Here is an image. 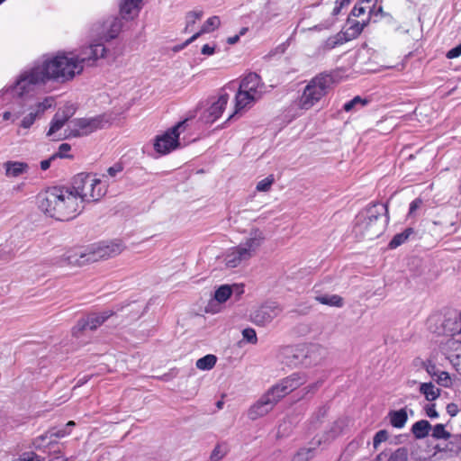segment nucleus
I'll return each instance as SVG.
<instances>
[{
    "mask_svg": "<svg viewBox=\"0 0 461 461\" xmlns=\"http://www.w3.org/2000/svg\"><path fill=\"white\" fill-rule=\"evenodd\" d=\"M101 27V39L105 41H110L113 39H116L121 32L122 28V22L119 17H109L103 22Z\"/></svg>",
    "mask_w": 461,
    "mask_h": 461,
    "instance_id": "17",
    "label": "nucleus"
},
{
    "mask_svg": "<svg viewBox=\"0 0 461 461\" xmlns=\"http://www.w3.org/2000/svg\"><path fill=\"white\" fill-rule=\"evenodd\" d=\"M389 220L387 203H371L356 216L353 232L358 240H375L385 231Z\"/></svg>",
    "mask_w": 461,
    "mask_h": 461,
    "instance_id": "2",
    "label": "nucleus"
},
{
    "mask_svg": "<svg viewBox=\"0 0 461 461\" xmlns=\"http://www.w3.org/2000/svg\"><path fill=\"white\" fill-rule=\"evenodd\" d=\"M69 433L70 430L67 429V428H61L59 429H52L49 430L48 433L37 437L33 441V446L35 447L36 449H40L43 447V442L48 437H55L59 438L68 435Z\"/></svg>",
    "mask_w": 461,
    "mask_h": 461,
    "instance_id": "26",
    "label": "nucleus"
},
{
    "mask_svg": "<svg viewBox=\"0 0 461 461\" xmlns=\"http://www.w3.org/2000/svg\"><path fill=\"white\" fill-rule=\"evenodd\" d=\"M390 425L395 429H402L408 420V413L406 408L400 410H391L387 414Z\"/></svg>",
    "mask_w": 461,
    "mask_h": 461,
    "instance_id": "23",
    "label": "nucleus"
},
{
    "mask_svg": "<svg viewBox=\"0 0 461 461\" xmlns=\"http://www.w3.org/2000/svg\"><path fill=\"white\" fill-rule=\"evenodd\" d=\"M447 412L451 416L454 417L458 412V407L456 403L451 402L447 405Z\"/></svg>",
    "mask_w": 461,
    "mask_h": 461,
    "instance_id": "63",
    "label": "nucleus"
},
{
    "mask_svg": "<svg viewBox=\"0 0 461 461\" xmlns=\"http://www.w3.org/2000/svg\"><path fill=\"white\" fill-rule=\"evenodd\" d=\"M221 25V20L219 16H212L208 18L204 23L203 24L201 30L197 32L196 33H200V36L203 33H207L210 32L214 31L215 29L219 28Z\"/></svg>",
    "mask_w": 461,
    "mask_h": 461,
    "instance_id": "38",
    "label": "nucleus"
},
{
    "mask_svg": "<svg viewBox=\"0 0 461 461\" xmlns=\"http://www.w3.org/2000/svg\"><path fill=\"white\" fill-rule=\"evenodd\" d=\"M67 121L62 116H60L58 113H56L51 119L50 129L47 132V136H51L58 131H59L65 124Z\"/></svg>",
    "mask_w": 461,
    "mask_h": 461,
    "instance_id": "39",
    "label": "nucleus"
},
{
    "mask_svg": "<svg viewBox=\"0 0 461 461\" xmlns=\"http://www.w3.org/2000/svg\"><path fill=\"white\" fill-rule=\"evenodd\" d=\"M315 300L321 304L341 308L344 305V299L339 294H321Z\"/></svg>",
    "mask_w": 461,
    "mask_h": 461,
    "instance_id": "29",
    "label": "nucleus"
},
{
    "mask_svg": "<svg viewBox=\"0 0 461 461\" xmlns=\"http://www.w3.org/2000/svg\"><path fill=\"white\" fill-rule=\"evenodd\" d=\"M282 362L290 367H308L312 365L308 349L302 346L285 348L282 351Z\"/></svg>",
    "mask_w": 461,
    "mask_h": 461,
    "instance_id": "12",
    "label": "nucleus"
},
{
    "mask_svg": "<svg viewBox=\"0 0 461 461\" xmlns=\"http://www.w3.org/2000/svg\"><path fill=\"white\" fill-rule=\"evenodd\" d=\"M427 327L437 336L454 337L461 333V312L447 310L444 313H432L427 319Z\"/></svg>",
    "mask_w": 461,
    "mask_h": 461,
    "instance_id": "5",
    "label": "nucleus"
},
{
    "mask_svg": "<svg viewBox=\"0 0 461 461\" xmlns=\"http://www.w3.org/2000/svg\"><path fill=\"white\" fill-rule=\"evenodd\" d=\"M337 74L323 72L315 76L305 86L298 100L301 109L308 110L325 96L332 86L337 82Z\"/></svg>",
    "mask_w": 461,
    "mask_h": 461,
    "instance_id": "3",
    "label": "nucleus"
},
{
    "mask_svg": "<svg viewBox=\"0 0 461 461\" xmlns=\"http://www.w3.org/2000/svg\"><path fill=\"white\" fill-rule=\"evenodd\" d=\"M422 204V200L420 198H416L414 199L411 203H410V208H409V214H412L414 213V212L420 207V205Z\"/></svg>",
    "mask_w": 461,
    "mask_h": 461,
    "instance_id": "61",
    "label": "nucleus"
},
{
    "mask_svg": "<svg viewBox=\"0 0 461 461\" xmlns=\"http://www.w3.org/2000/svg\"><path fill=\"white\" fill-rule=\"evenodd\" d=\"M203 16L202 11H190L186 14V26L185 31L189 28V26L195 23L196 20L201 19Z\"/></svg>",
    "mask_w": 461,
    "mask_h": 461,
    "instance_id": "48",
    "label": "nucleus"
},
{
    "mask_svg": "<svg viewBox=\"0 0 461 461\" xmlns=\"http://www.w3.org/2000/svg\"><path fill=\"white\" fill-rule=\"evenodd\" d=\"M76 110L77 108L74 104H67L62 108H59L57 113L68 122V120L75 114Z\"/></svg>",
    "mask_w": 461,
    "mask_h": 461,
    "instance_id": "44",
    "label": "nucleus"
},
{
    "mask_svg": "<svg viewBox=\"0 0 461 461\" xmlns=\"http://www.w3.org/2000/svg\"><path fill=\"white\" fill-rule=\"evenodd\" d=\"M275 407V399L271 401L269 396L263 394L249 410L248 416L255 420L259 417L267 414Z\"/></svg>",
    "mask_w": 461,
    "mask_h": 461,
    "instance_id": "16",
    "label": "nucleus"
},
{
    "mask_svg": "<svg viewBox=\"0 0 461 461\" xmlns=\"http://www.w3.org/2000/svg\"><path fill=\"white\" fill-rule=\"evenodd\" d=\"M283 381L285 384L291 388V392L298 388L300 385L305 383L306 378L304 374L303 373H293L292 375H288L287 377L284 378Z\"/></svg>",
    "mask_w": 461,
    "mask_h": 461,
    "instance_id": "33",
    "label": "nucleus"
},
{
    "mask_svg": "<svg viewBox=\"0 0 461 461\" xmlns=\"http://www.w3.org/2000/svg\"><path fill=\"white\" fill-rule=\"evenodd\" d=\"M123 168L124 167L122 162H116L112 167L107 168V174L111 177H114L118 173H121L123 170Z\"/></svg>",
    "mask_w": 461,
    "mask_h": 461,
    "instance_id": "53",
    "label": "nucleus"
},
{
    "mask_svg": "<svg viewBox=\"0 0 461 461\" xmlns=\"http://www.w3.org/2000/svg\"><path fill=\"white\" fill-rule=\"evenodd\" d=\"M71 146L68 143H62L59 147V151L52 155V158H73V155L66 154L65 152L69 151Z\"/></svg>",
    "mask_w": 461,
    "mask_h": 461,
    "instance_id": "45",
    "label": "nucleus"
},
{
    "mask_svg": "<svg viewBox=\"0 0 461 461\" xmlns=\"http://www.w3.org/2000/svg\"><path fill=\"white\" fill-rule=\"evenodd\" d=\"M461 55V43L456 45V47L450 49L447 54L446 57L449 59L458 58Z\"/></svg>",
    "mask_w": 461,
    "mask_h": 461,
    "instance_id": "56",
    "label": "nucleus"
},
{
    "mask_svg": "<svg viewBox=\"0 0 461 461\" xmlns=\"http://www.w3.org/2000/svg\"><path fill=\"white\" fill-rule=\"evenodd\" d=\"M201 52L203 55H212L215 52V45L210 46L209 44H204L202 47Z\"/></svg>",
    "mask_w": 461,
    "mask_h": 461,
    "instance_id": "64",
    "label": "nucleus"
},
{
    "mask_svg": "<svg viewBox=\"0 0 461 461\" xmlns=\"http://www.w3.org/2000/svg\"><path fill=\"white\" fill-rule=\"evenodd\" d=\"M90 248L92 261L96 262L120 254L122 250L121 243L111 242L110 244L92 245Z\"/></svg>",
    "mask_w": 461,
    "mask_h": 461,
    "instance_id": "15",
    "label": "nucleus"
},
{
    "mask_svg": "<svg viewBox=\"0 0 461 461\" xmlns=\"http://www.w3.org/2000/svg\"><path fill=\"white\" fill-rule=\"evenodd\" d=\"M329 410L330 406L328 404L320 406L310 419L311 425L315 426L318 423H321L322 420L327 416Z\"/></svg>",
    "mask_w": 461,
    "mask_h": 461,
    "instance_id": "40",
    "label": "nucleus"
},
{
    "mask_svg": "<svg viewBox=\"0 0 461 461\" xmlns=\"http://www.w3.org/2000/svg\"><path fill=\"white\" fill-rule=\"evenodd\" d=\"M141 0H121L120 1V13L123 19H132V13L140 10V3Z\"/></svg>",
    "mask_w": 461,
    "mask_h": 461,
    "instance_id": "25",
    "label": "nucleus"
},
{
    "mask_svg": "<svg viewBox=\"0 0 461 461\" xmlns=\"http://www.w3.org/2000/svg\"><path fill=\"white\" fill-rule=\"evenodd\" d=\"M240 86V89H245L249 92H251L253 94H256L257 95L261 96V91H259L258 88L263 86V83L260 76L258 75L257 73L249 72L241 80Z\"/></svg>",
    "mask_w": 461,
    "mask_h": 461,
    "instance_id": "21",
    "label": "nucleus"
},
{
    "mask_svg": "<svg viewBox=\"0 0 461 461\" xmlns=\"http://www.w3.org/2000/svg\"><path fill=\"white\" fill-rule=\"evenodd\" d=\"M116 313L113 310H105L100 312H90L79 318L71 330L73 337L79 338L86 330H95L103 325L110 317Z\"/></svg>",
    "mask_w": 461,
    "mask_h": 461,
    "instance_id": "9",
    "label": "nucleus"
},
{
    "mask_svg": "<svg viewBox=\"0 0 461 461\" xmlns=\"http://www.w3.org/2000/svg\"><path fill=\"white\" fill-rule=\"evenodd\" d=\"M229 100L228 94H221L218 100L204 112L203 120L205 123H213L223 113Z\"/></svg>",
    "mask_w": 461,
    "mask_h": 461,
    "instance_id": "18",
    "label": "nucleus"
},
{
    "mask_svg": "<svg viewBox=\"0 0 461 461\" xmlns=\"http://www.w3.org/2000/svg\"><path fill=\"white\" fill-rule=\"evenodd\" d=\"M107 123H109V121L104 114L91 118H76L70 122V125L65 130L64 137L58 140L86 136L99 129L104 128Z\"/></svg>",
    "mask_w": 461,
    "mask_h": 461,
    "instance_id": "7",
    "label": "nucleus"
},
{
    "mask_svg": "<svg viewBox=\"0 0 461 461\" xmlns=\"http://www.w3.org/2000/svg\"><path fill=\"white\" fill-rule=\"evenodd\" d=\"M259 98H260V96L257 95L256 94L249 92L245 89H240V86L239 90L235 96V111L224 122V124H226L229 121H230L235 116V114L238 113L240 111L244 109L249 104L256 102Z\"/></svg>",
    "mask_w": 461,
    "mask_h": 461,
    "instance_id": "20",
    "label": "nucleus"
},
{
    "mask_svg": "<svg viewBox=\"0 0 461 461\" xmlns=\"http://www.w3.org/2000/svg\"><path fill=\"white\" fill-rule=\"evenodd\" d=\"M5 174L8 176H18L28 169L24 162L7 161L5 163Z\"/></svg>",
    "mask_w": 461,
    "mask_h": 461,
    "instance_id": "28",
    "label": "nucleus"
},
{
    "mask_svg": "<svg viewBox=\"0 0 461 461\" xmlns=\"http://www.w3.org/2000/svg\"><path fill=\"white\" fill-rule=\"evenodd\" d=\"M232 294V289L231 286L229 285H221L216 291L214 292V299L220 303H225Z\"/></svg>",
    "mask_w": 461,
    "mask_h": 461,
    "instance_id": "37",
    "label": "nucleus"
},
{
    "mask_svg": "<svg viewBox=\"0 0 461 461\" xmlns=\"http://www.w3.org/2000/svg\"><path fill=\"white\" fill-rule=\"evenodd\" d=\"M276 303H265L251 313V321L258 326L264 327L270 323L280 312Z\"/></svg>",
    "mask_w": 461,
    "mask_h": 461,
    "instance_id": "13",
    "label": "nucleus"
},
{
    "mask_svg": "<svg viewBox=\"0 0 461 461\" xmlns=\"http://www.w3.org/2000/svg\"><path fill=\"white\" fill-rule=\"evenodd\" d=\"M265 237L259 229H253L250 237L245 242L232 248V249L225 255L224 262L227 267L234 268L238 267L243 260L251 258L252 252L261 246Z\"/></svg>",
    "mask_w": 461,
    "mask_h": 461,
    "instance_id": "6",
    "label": "nucleus"
},
{
    "mask_svg": "<svg viewBox=\"0 0 461 461\" xmlns=\"http://www.w3.org/2000/svg\"><path fill=\"white\" fill-rule=\"evenodd\" d=\"M422 367L425 368L427 373L431 377H435V374H436L437 370H438L437 366L430 359H427L425 361H422Z\"/></svg>",
    "mask_w": 461,
    "mask_h": 461,
    "instance_id": "51",
    "label": "nucleus"
},
{
    "mask_svg": "<svg viewBox=\"0 0 461 461\" xmlns=\"http://www.w3.org/2000/svg\"><path fill=\"white\" fill-rule=\"evenodd\" d=\"M438 384L443 387H449L452 384L449 374L446 371H442L438 374V378L435 379Z\"/></svg>",
    "mask_w": 461,
    "mask_h": 461,
    "instance_id": "49",
    "label": "nucleus"
},
{
    "mask_svg": "<svg viewBox=\"0 0 461 461\" xmlns=\"http://www.w3.org/2000/svg\"><path fill=\"white\" fill-rule=\"evenodd\" d=\"M345 42H348V40L344 36V33H342V32L340 31L337 34L329 37L325 41L323 48L326 50H330L336 48L337 46L344 44Z\"/></svg>",
    "mask_w": 461,
    "mask_h": 461,
    "instance_id": "35",
    "label": "nucleus"
},
{
    "mask_svg": "<svg viewBox=\"0 0 461 461\" xmlns=\"http://www.w3.org/2000/svg\"><path fill=\"white\" fill-rule=\"evenodd\" d=\"M389 434L386 429H381L378 430L373 438V446L375 448H377V447L382 443L388 439Z\"/></svg>",
    "mask_w": 461,
    "mask_h": 461,
    "instance_id": "47",
    "label": "nucleus"
},
{
    "mask_svg": "<svg viewBox=\"0 0 461 461\" xmlns=\"http://www.w3.org/2000/svg\"><path fill=\"white\" fill-rule=\"evenodd\" d=\"M451 345L454 347V350L448 354L447 358L461 375V342L455 340L451 342Z\"/></svg>",
    "mask_w": 461,
    "mask_h": 461,
    "instance_id": "30",
    "label": "nucleus"
},
{
    "mask_svg": "<svg viewBox=\"0 0 461 461\" xmlns=\"http://www.w3.org/2000/svg\"><path fill=\"white\" fill-rule=\"evenodd\" d=\"M369 18L366 21H364L363 23H360L357 20L351 19L350 16H348L347 20V29L345 31H341L342 33H344V36L347 38L348 41L354 40L357 38L362 31L364 30L365 26L367 25L369 23Z\"/></svg>",
    "mask_w": 461,
    "mask_h": 461,
    "instance_id": "22",
    "label": "nucleus"
},
{
    "mask_svg": "<svg viewBox=\"0 0 461 461\" xmlns=\"http://www.w3.org/2000/svg\"><path fill=\"white\" fill-rule=\"evenodd\" d=\"M369 20H373L374 23L384 21L393 30L397 31L400 29L399 22L390 14L384 12L381 5L373 4L372 7L369 6Z\"/></svg>",
    "mask_w": 461,
    "mask_h": 461,
    "instance_id": "19",
    "label": "nucleus"
},
{
    "mask_svg": "<svg viewBox=\"0 0 461 461\" xmlns=\"http://www.w3.org/2000/svg\"><path fill=\"white\" fill-rule=\"evenodd\" d=\"M62 192L67 193V187L50 186L39 193L37 195L39 209L46 215L55 219Z\"/></svg>",
    "mask_w": 461,
    "mask_h": 461,
    "instance_id": "11",
    "label": "nucleus"
},
{
    "mask_svg": "<svg viewBox=\"0 0 461 461\" xmlns=\"http://www.w3.org/2000/svg\"><path fill=\"white\" fill-rule=\"evenodd\" d=\"M188 122V119L178 122L163 134L158 135L154 140V149L160 155H167L180 146L179 135Z\"/></svg>",
    "mask_w": 461,
    "mask_h": 461,
    "instance_id": "8",
    "label": "nucleus"
},
{
    "mask_svg": "<svg viewBox=\"0 0 461 461\" xmlns=\"http://www.w3.org/2000/svg\"><path fill=\"white\" fill-rule=\"evenodd\" d=\"M23 458L25 459V461H43L44 460V458H41L40 456H38L34 452L24 453Z\"/></svg>",
    "mask_w": 461,
    "mask_h": 461,
    "instance_id": "62",
    "label": "nucleus"
},
{
    "mask_svg": "<svg viewBox=\"0 0 461 461\" xmlns=\"http://www.w3.org/2000/svg\"><path fill=\"white\" fill-rule=\"evenodd\" d=\"M420 392L425 396L427 401L432 402L439 397L441 390L436 388L431 382H429L420 384Z\"/></svg>",
    "mask_w": 461,
    "mask_h": 461,
    "instance_id": "31",
    "label": "nucleus"
},
{
    "mask_svg": "<svg viewBox=\"0 0 461 461\" xmlns=\"http://www.w3.org/2000/svg\"><path fill=\"white\" fill-rule=\"evenodd\" d=\"M50 104H49V99L46 98L43 102H40L37 104V110L35 113H38V116L42 114L48 108L50 107Z\"/></svg>",
    "mask_w": 461,
    "mask_h": 461,
    "instance_id": "59",
    "label": "nucleus"
},
{
    "mask_svg": "<svg viewBox=\"0 0 461 461\" xmlns=\"http://www.w3.org/2000/svg\"><path fill=\"white\" fill-rule=\"evenodd\" d=\"M291 393V388H289L283 379L280 381V383L273 385L270 389L267 390L266 393L271 401L275 399V405L286 394Z\"/></svg>",
    "mask_w": 461,
    "mask_h": 461,
    "instance_id": "24",
    "label": "nucleus"
},
{
    "mask_svg": "<svg viewBox=\"0 0 461 461\" xmlns=\"http://www.w3.org/2000/svg\"><path fill=\"white\" fill-rule=\"evenodd\" d=\"M366 12V7L362 6V3L358 2L355 5L353 9L350 12L349 16L359 17L364 14Z\"/></svg>",
    "mask_w": 461,
    "mask_h": 461,
    "instance_id": "55",
    "label": "nucleus"
},
{
    "mask_svg": "<svg viewBox=\"0 0 461 461\" xmlns=\"http://www.w3.org/2000/svg\"><path fill=\"white\" fill-rule=\"evenodd\" d=\"M369 103L370 99L363 98L360 95H357L344 104L343 110L345 112H351L353 110H357L359 107H364L367 105Z\"/></svg>",
    "mask_w": 461,
    "mask_h": 461,
    "instance_id": "34",
    "label": "nucleus"
},
{
    "mask_svg": "<svg viewBox=\"0 0 461 461\" xmlns=\"http://www.w3.org/2000/svg\"><path fill=\"white\" fill-rule=\"evenodd\" d=\"M68 188L74 193L77 201L80 198L78 203L81 205L85 202L99 201L106 192L104 186H102L100 179L86 173H80L75 176L72 180V185Z\"/></svg>",
    "mask_w": 461,
    "mask_h": 461,
    "instance_id": "4",
    "label": "nucleus"
},
{
    "mask_svg": "<svg viewBox=\"0 0 461 461\" xmlns=\"http://www.w3.org/2000/svg\"><path fill=\"white\" fill-rule=\"evenodd\" d=\"M243 339L250 344H257L258 337L255 330L253 328H246L242 330Z\"/></svg>",
    "mask_w": 461,
    "mask_h": 461,
    "instance_id": "46",
    "label": "nucleus"
},
{
    "mask_svg": "<svg viewBox=\"0 0 461 461\" xmlns=\"http://www.w3.org/2000/svg\"><path fill=\"white\" fill-rule=\"evenodd\" d=\"M106 48L104 43L91 44L81 57H68L59 53L51 58H45L41 63L23 71L14 83L0 91V99L4 102L16 103L23 105L25 100L33 95L35 87L49 81L66 83L73 79L76 74L83 71L84 65L93 66L104 58Z\"/></svg>",
    "mask_w": 461,
    "mask_h": 461,
    "instance_id": "1",
    "label": "nucleus"
},
{
    "mask_svg": "<svg viewBox=\"0 0 461 461\" xmlns=\"http://www.w3.org/2000/svg\"><path fill=\"white\" fill-rule=\"evenodd\" d=\"M432 426L427 420H420L411 426V431L416 439H422L429 435Z\"/></svg>",
    "mask_w": 461,
    "mask_h": 461,
    "instance_id": "27",
    "label": "nucleus"
},
{
    "mask_svg": "<svg viewBox=\"0 0 461 461\" xmlns=\"http://www.w3.org/2000/svg\"><path fill=\"white\" fill-rule=\"evenodd\" d=\"M311 451H312V449H301L294 456L293 461H307L308 460V455L311 453Z\"/></svg>",
    "mask_w": 461,
    "mask_h": 461,
    "instance_id": "57",
    "label": "nucleus"
},
{
    "mask_svg": "<svg viewBox=\"0 0 461 461\" xmlns=\"http://www.w3.org/2000/svg\"><path fill=\"white\" fill-rule=\"evenodd\" d=\"M387 461H408V449L402 447L394 450Z\"/></svg>",
    "mask_w": 461,
    "mask_h": 461,
    "instance_id": "42",
    "label": "nucleus"
},
{
    "mask_svg": "<svg viewBox=\"0 0 461 461\" xmlns=\"http://www.w3.org/2000/svg\"><path fill=\"white\" fill-rule=\"evenodd\" d=\"M414 232H415L414 229L409 227V228H406L401 233L395 234L393 237V239L391 240V241L389 242L388 248L391 249L398 248L399 246H401L402 244L406 242L408 240V239L410 238V236L411 234H413Z\"/></svg>",
    "mask_w": 461,
    "mask_h": 461,
    "instance_id": "32",
    "label": "nucleus"
},
{
    "mask_svg": "<svg viewBox=\"0 0 461 461\" xmlns=\"http://www.w3.org/2000/svg\"><path fill=\"white\" fill-rule=\"evenodd\" d=\"M426 414L428 417L431 419H435L438 417V412L437 411L435 408V404H428L425 408Z\"/></svg>",
    "mask_w": 461,
    "mask_h": 461,
    "instance_id": "60",
    "label": "nucleus"
},
{
    "mask_svg": "<svg viewBox=\"0 0 461 461\" xmlns=\"http://www.w3.org/2000/svg\"><path fill=\"white\" fill-rule=\"evenodd\" d=\"M275 182V178L273 175H269L266 178L260 180L256 186L257 191L258 192H267L270 190L272 185Z\"/></svg>",
    "mask_w": 461,
    "mask_h": 461,
    "instance_id": "43",
    "label": "nucleus"
},
{
    "mask_svg": "<svg viewBox=\"0 0 461 461\" xmlns=\"http://www.w3.org/2000/svg\"><path fill=\"white\" fill-rule=\"evenodd\" d=\"M449 439L450 440L447 445V448L451 452H455V453L460 452L461 451V444H458L459 441L455 440L453 438H449Z\"/></svg>",
    "mask_w": 461,
    "mask_h": 461,
    "instance_id": "58",
    "label": "nucleus"
},
{
    "mask_svg": "<svg viewBox=\"0 0 461 461\" xmlns=\"http://www.w3.org/2000/svg\"><path fill=\"white\" fill-rule=\"evenodd\" d=\"M84 206L77 201L74 193L67 187V193L62 192L55 219L57 221H69L76 218L83 210Z\"/></svg>",
    "mask_w": 461,
    "mask_h": 461,
    "instance_id": "10",
    "label": "nucleus"
},
{
    "mask_svg": "<svg viewBox=\"0 0 461 461\" xmlns=\"http://www.w3.org/2000/svg\"><path fill=\"white\" fill-rule=\"evenodd\" d=\"M322 385V381L319 380L317 382H314L312 384H310L306 387L303 388V391H305L304 395H307L308 393H311L313 395Z\"/></svg>",
    "mask_w": 461,
    "mask_h": 461,
    "instance_id": "52",
    "label": "nucleus"
},
{
    "mask_svg": "<svg viewBox=\"0 0 461 461\" xmlns=\"http://www.w3.org/2000/svg\"><path fill=\"white\" fill-rule=\"evenodd\" d=\"M431 436L436 439L447 440L451 438V433L446 430L444 424L438 423L432 428Z\"/></svg>",
    "mask_w": 461,
    "mask_h": 461,
    "instance_id": "41",
    "label": "nucleus"
},
{
    "mask_svg": "<svg viewBox=\"0 0 461 461\" xmlns=\"http://www.w3.org/2000/svg\"><path fill=\"white\" fill-rule=\"evenodd\" d=\"M198 37H200V33H194L192 37H190L189 39H187L185 42H183L182 44H179V45H176L173 47V51L174 52H178L180 50H182L183 49H185L186 46H188L190 43H192L193 41H194Z\"/></svg>",
    "mask_w": 461,
    "mask_h": 461,
    "instance_id": "54",
    "label": "nucleus"
},
{
    "mask_svg": "<svg viewBox=\"0 0 461 461\" xmlns=\"http://www.w3.org/2000/svg\"><path fill=\"white\" fill-rule=\"evenodd\" d=\"M38 117V113H30L23 118L20 123V127L23 129H29L35 122Z\"/></svg>",
    "mask_w": 461,
    "mask_h": 461,
    "instance_id": "50",
    "label": "nucleus"
},
{
    "mask_svg": "<svg viewBox=\"0 0 461 461\" xmlns=\"http://www.w3.org/2000/svg\"><path fill=\"white\" fill-rule=\"evenodd\" d=\"M90 248L86 249H73L64 253L58 262L59 265H73V266H83L85 264L93 263L91 257Z\"/></svg>",
    "mask_w": 461,
    "mask_h": 461,
    "instance_id": "14",
    "label": "nucleus"
},
{
    "mask_svg": "<svg viewBox=\"0 0 461 461\" xmlns=\"http://www.w3.org/2000/svg\"><path fill=\"white\" fill-rule=\"evenodd\" d=\"M217 362V357L214 355L208 354L199 358L196 361V367L200 370H211L213 368Z\"/></svg>",
    "mask_w": 461,
    "mask_h": 461,
    "instance_id": "36",
    "label": "nucleus"
}]
</instances>
